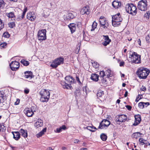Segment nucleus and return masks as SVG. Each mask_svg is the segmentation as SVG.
Returning <instances> with one entry per match:
<instances>
[{
    "label": "nucleus",
    "mask_w": 150,
    "mask_h": 150,
    "mask_svg": "<svg viewBox=\"0 0 150 150\" xmlns=\"http://www.w3.org/2000/svg\"><path fill=\"white\" fill-rule=\"evenodd\" d=\"M64 62V59L61 57L57 58L54 60L50 65V66L53 68H55L61 64H62Z\"/></svg>",
    "instance_id": "5"
},
{
    "label": "nucleus",
    "mask_w": 150,
    "mask_h": 150,
    "mask_svg": "<svg viewBox=\"0 0 150 150\" xmlns=\"http://www.w3.org/2000/svg\"><path fill=\"white\" fill-rule=\"evenodd\" d=\"M150 73V70L148 69L141 67L138 69L136 74L140 79H145L146 78Z\"/></svg>",
    "instance_id": "1"
},
{
    "label": "nucleus",
    "mask_w": 150,
    "mask_h": 150,
    "mask_svg": "<svg viewBox=\"0 0 150 150\" xmlns=\"http://www.w3.org/2000/svg\"><path fill=\"white\" fill-rule=\"evenodd\" d=\"M105 73V75H106L107 77L108 78H109V77L112 76V74H111V71L109 69L106 70Z\"/></svg>",
    "instance_id": "32"
},
{
    "label": "nucleus",
    "mask_w": 150,
    "mask_h": 150,
    "mask_svg": "<svg viewBox=\"0 0 150 150\" xmlns=\"http://www.w3.org/2000/svg\"><path fill=\"white\" fill-rule=\"evenodd\" d=\"M146 40L148 42H150V33L146 37Z\"/></svg>",
    "instance_id": "47"
},
{
    "label": "nucleus",
    "mask_w": 150,
    "mask_h": 150,
    "mask_svg": "<svg viewBox=\"0 0 150 150\" xmlns=\"http://www.w3.org/2000/svg\"><path fill=\"white\" fill-rule=\"evenodd\" d=\"M101 82L104 84H106L107 83V81L106 78L104 77L101 78Z\"/></svg>",
    "instance_id": "41"
},
{
    "label": "nucleus",
    "mask_w": 150,
    "mask_h": 150,
    "mask_svg": "<svg viewBox=\"0 0 150 150\" xmlns=\"http://www.w3.org/2000/svg\"><path fill=\"white\" fill-rule=\"evenodd\" d=\"M104 95L103 92L102 91H98L97 93V96L98 97H101Z\"/></svg>",
    "instance_id": "35"
},
{
    "label": "nucleus",
    "mask_w": 150,
    "mask_h": 150,
    "mask_svg": "<svg viewBox=\"0 0 150 150\" xmlns=\"http://www.w3.org/2000/svg\"><path fill=\"white\" fill-rule=\"evenodd\" d=\"M76 79L77 81H78V83H81V82L80 81L79 79V77L78 76H76Z\"/></svg>",
    "instance_id": "60"
},
{
    "label": "nucleus",
    "mask_w": 150,
    "mask_h": 150,
    "mask_svg": "<svg viewBox=\"0 0 150 150\" xmlns=\"http://www.w3.org/2000/svg\"><path fill=\"white\" fill-rule=\"evenodd\" d=\"M90 13V11L88 6H86L82 8L80 11V14L83 15L85 14L89 15Z\"/></svg>",
    "instance_id": "13"
},
{
    "label": "nucleus",
    "mask_w": 150,
    "mask_h": 150,
    "mask_svg": "<svg viewBox=\"0 0 150 150\" xmlns=\"http://www.w3.org/2000/svg\"><path fill=\"white\" fill-rule=\"evenodd\" d=\"M47 150H53V149L51 147H49L47 148Z\"/></svg>",
    "instance_id": "64"
},
{
    "label": "nucleus",
    "mask_w": 150,
    "mask_h": 150,
    "mask_svg": "<svg viewBox=\"0 0 150 150\" xmlns=\"http://www.w3.org/2000/svg\"><path fill=\"white\" fill-rule=\"evenodd\" d=\"M126 108L129 110H131L132 109V107L130 105H126L125 106Z\"/></svg>",
    "instance_id": "54"
},
{
    "label": "nucleus",
    "mask_w": 150,
    "mask_h": 150,
    "mask_svg": "<svg viewBox=\"0 0 150 150\" xmlns=\"http://www.w3.org/2000/svg\"><path fill=\"white\" fill-rule=\"evenodd\" d=\"M6 96L2 91H0V105L6 100Z\"/></svg>",
    "instance_id": "16"
},
{
    "label": "nucleus",
    "mask_w": 150,
    "mask_h": 150,
    "mask_svg": "<svg viewBox=\"0 0 150 150\" xmlns=\"http://www.w3.org/2000/svg\"><path fill=\"white\" fill-rule=\"evenodd\" d=\"M29 91V90L27 88L25 89L24 91V93L26 94H28Z\"/></svg>",
    "instance_id": "55"
},
{
    "label": "nucleus",
    "mask_w": 150,
    "mask_h": 150,
    "mask_svg": "<svg viewBox=\"0 0 150 150\" xmlns=\"http://www.w3.org/2000/svg\"><path fill=\"white\" fill-rule=\"evenodd\" d=\"M4 125H3V123L0 124V132L4 131Z\"/></svg>",
    "instance_id": "46"
},
{
    "label": "nucleus",
    "mask_w": 150,
    "mask_h": 150,
    "mask_svg": "<svg viewBox=\"0 0 150 150\" xmlns=\"http://www.w3.org/2000/svg\"><path fill=\"white\" fill-rule=\"evenodd\" d=\"M9 18H13L15 17L14 15L13 12H10L7 15Z\"/></svg>",
    "instance_id": "40"
},
{
    "label": "nucleus",
    "mask_w": 150,
    "mask_h": 150,
    "mask_svg": "<svg viewBox=\"0 0 150 150\" xmlns=\"http://www.w3.org/2000/svg\"><path fill=\"white\" fill-rule=\"evenodd\" d=\"M13 135V138L16 140H18L20 138V135L19 132H12Z\"/></svg>",
    "instance_id": "25"
},
{
    "label": "nucleus",
    "mask_w": 150,
    "mask_h": 150,
    "mask_svg": "<svg viewBox=\"0 0 150 150\" xmlns=\"http://www.w3.org/2000/svg\"><path fill=\"white\" fill-rule=\"evenodd\" d=\"M19 66V63L16 61H12L10 64V67L12 71H16L18 69Z\"/></svg>",
    "instance_id": "10"
},
{
    "label": "nucleus",
    "mask_w": 150,
    "mask_h": 150,
    "mask_svg": "<svg viewBox=\"0 0 150 150\" xmlns=\"http://www.w3.org/2000/svg\"><path fill=\"white\" fill-rule=\"evenodd\" d=\"M7 44L6 42H3L0 44V48H4L6 46Z\"/></svg>",
    "instance_id": "45"
},
{
    "label": "nucleus",
    "mask_w": 150,
    "mask_h": 150,
    "mask_svg": "<svg viewBox=\"0 0 150 150\" xmlns=\"http://www.w3.org/2000/svg\"><path fill=\"white\" fill-rule=\"evenodd\" d=\"M66 129V127L65 125H63L59 128H57L55 132L57 133H59L62 131V130H65Z\"/></svg>",
    "instance_id": "28"
},
{
    "label": "nucleus",
    "mask_w": 150,
    "mask_h": 150,
    "mask_svg": "<svg viewBox=\"0 0 150 150\" xmlns=\"http://www.w3.org/2000/svg\"><path fill=\"white\" fill-rule=\"evenodd\" d=\"M101 139L104 141H105L107 139V136L104 133H102L100 136Z\"/></svg>",
    "instance_id": "33"
},
{
    "label": "nucleus",
    "mask_w": 150,
    "mask_h": 150,
    "mask_svg": "<svg viewBox=\"0 0 150 150\" xmlns=\"http://www.w3.org/2000/svg\"><path fill=\"white\" fill-rule=\"evenodd\" d=\"M97 25V23L95 21H94L92 25V28L91 29V31H93L94 30L95 28H96Z\"/></svg>",
    "instance_id": "37"
},
{
    "label": "nucleus",
    "mask_w": 150,
    "mask_h": 150,
    "mask_svg": "<svg viewBox=\"0 0 150 150\" xmlns=\"http://www.w3.org/2000/svg\"><path fill=\"white\" fill-rule=\"evenodd\" d=\"M84 128L87 129L88 130H89L92 132H94L95 131V130L92 129V127H91V126H88L86 127H84Z\"/></svg>",
    "instance_id": "48"
},
{
    "label": "nucleus",
    "mask_w": 150,
    "mask_h": 150,
    "mask_svg": "<svg viewBox=\"0 0 150 150\" xmlns=\"http://www.w3.org/2000/svg\"><path fill=\"white\" fill-rule=\"evenodd\" d=\"M24 113L28 117H32L34 114L33 111L31 108H27L24 110Z\"/></svg>",
    "instance_id": "15"
},
{
    "label": "nucleus",
    "mask_w": 150,
    "mask_h": 150,
    "mask_svg": "<svg viewBox=\"0 0 150 150\" xmlns=\"http://www.w3.org/2000/svg\"><path fill=\"white\" fill-rule=\"evenodd\" d=\"M43 125V121L40 119H38L34 125L37 128L42 127Z\"/></svg>",
    "instance_id": "22"
},
{
    "label": "nucleus",
    "mask_w": 150,
    "mask_h": 150,
    "mask_svg": "<svg viewBox=\"0 0 150 150\" xmlns=\"http://www.w3.org/2000/svg\"><path fill=\"white\" fill-rule=\"evenodd\" d=\"M22 135L25 138L27 137L28 134L26 130H25L23 129H21L20 131Z\"/></svg>",
    "instance_id": "29"
},
{
    "label": "nucleus",
    "mask_w": 150,
    "mask_h": 150,
    "mask_svg": "<svg viewBox=\"0 0 150 150\" xmlns=\"http://www.w3.org/2000/svg\"><path fill=\"white\" fill-rule=\"evenodd\" d=\"M9 27L11 28H12L15 26V23L14 22H11L8 24Z\"/></svg>",
    "instance_id": "43"
},
{
    "label": "nucleus",
    "mask_w": 150,
    "mask_h": 150,
    "mask_svg": "<svg viewBox=\"0 0 150 150\" xmlns=\"http://www.w3.org/2000/svg\"><path fill=\"white\" fill-rule=\"evenodd\" d=\"M74 94L76 96H78L80 95L79 92L78 91H76L74 92Z\"/></svg>",
    "instance_id": "51"
},
{
    "label": "nucleus",
    "mask_w": 150,
    "mask_h": 150,
    "mask_svg": "<svg viewBox=\"0 0 150 150\" xmlns=\"http://www.w3.org/2000/svg\"><path fill=\"white\" fill-rule=\"evenodd\" d=\"M46 30H42L38 31V36L39 40H44L46 39Z\"/></svg>",
    "instance_id": "9"
},
{
    "label": "nucleus",
    "mask_w": 150,
    "mask_h": 150,
    "mask_svg": "<svg viewBox=\"0 0 150 150\" xmlns=\"http://www.w3.org/2000/svg\"><path fill=\"white\" fill-rule=\"evenodd\" d=\"M99 22L101 26L104 28H107L108 26V23L106 19L101 16L99 19Z\"/></svg>",
    "instance_id": "8"
},
{
    "label": "nucleus",
    "mask_w": 150,
    "mask_h": 150,
    "mask_svg": "<svg viewBox=\"0 0 150 150\" xmlns=\"http://www.w3.org/2000/svg\"><path fill=\"white\" fill-rule=\"evenodd\" d=\"M140 90L141 91H146V88L145 86H143L141 88Z\"/></svg>",
    "instance_id": "52"
},
{
    "label": "nucleus",
    "mask_w": 150,
    "mask_h": 150,
    "mask_svg": "<svg viewBox=\"0 0 150 150\" xmlns=\"http://www.w3.org/2000/svg\"><path fill=\"white\" fill-rule=\"evenodd\" d=\"M138 44L139 45H141V40L140 39H139L138 40Z\"/></svg>",
    "instance_id": "63"
},
{
    "label": "nucleus",
    "mask_w": 150,
    "mask_h": 150,
    "mask_svg": "<svg viewBox=\"0 0 150 150\" xmlns=\"http://www.w3.org/2000/svg\"><path fill=\"white\" fill-rule=\"evenodd\" d=\"M93 65L95 68H97L98 67V64L96 62H94L93 64Z\"/></svg>",
    "instance_id": "49"
},
{
    "label": "nucleus",
    "mask_w": 150,
    "mask_h": 150,
    "mask_svg": "<svg viewBox=\"0 0 150 150\" xmlns=\"http://www.w3.org/2000/svg\"><path fill=\"white\" fill-rule=\"evenodd\" d=\"M4 37L6 38L8 37L9 36V35L8 34V33H4Z\"/></svg>",
    "instance_id": "59"
},
{
    "label": "nucleus",
    "mask_w": 150,
    "mask_h": 150,
    "mask_svg": "<svg viewBox=\"0 0 150 150\" xmlns=\"http://www.w3.org/2000/svg\"><path fill=\"white\" fill-rule=\"evenodd\" d=\"M146 142V140L142 138H140L139 139V143L142 145L146 143L145 142Z\"/></svg>",
    "instance_id": "38"
},
{
    "label": "nucleus",
    "mask_w": 150,
    "mask_h": 150,
    "mask_svg": "<svg viewBox=\"0 0 150 150\" xmlns=\"http://www.w3.org/2000/svg\"><path fill=\"white\" fill-rule=\"evenodd\" d=\"M110 124V122L107 120H103L100 123L98 128L103 129L105 127H108Z\"/></svg>",
    "instance_id": "11"
},
{
    "label": "nucleus",
    "mask_w": 150,
    "mask_h": 150,
    "mask_svg": "<svg viewBox=\"0 0 150 150\" xmlns=\"http://www.w3.org/2000/svg\"><path fill=\"white\" fill-rule=\"evenodd\" d=\"M76 15V13L74 11H72L68 12L66 16V17L64 18V20L67 21L73 19L75 18Z\"/></svg>",
    "instance_id": "12"
},
{
    "label": "nucleus",
    "mask_w": 150,
    "mask_h": 150,
    "mask_svg": "<svg viewBox=\"0 0 150 150\" xmlns=\"http://www.w3.org/2000/svg\"><path fill=\"white\" fill-rule=\"evenodd\" d=\"M79 141V140L76 139L74 140V142L75 143H78Z\"/></svg>",
    "instance_id": "61"
},
{
    "label": "nucleus",
    "mask_w": 150,
    "mask_h": 150,
    "mask_svg": "<svg viewBox=\"0 0 150 150\" xmlns=\"http://www.w3.org/2000/svg\"><path fill=\"white\" fill-rule=\"evenodd\" d=\"M132 57V62L135 64H139L141 63V56L137 54L136 52H134L131 55Z\"/></svg>",
    "instance_id": "7"
},
{
    "label": "nucleus",
    "mask_w": 150,
    "mask_h": 150,
    "mask_svg": "<svg viewBox=\"0 0 150 150\" xmlns=\"http://www.w3.org/2000/svg\"><path fill=\"white\" fill-rule=\"evenodd\" d=\"M127 117L126 115H122L118 116L117 120V121L123 122H125L127 119Z\"/></svg>",
    "instance_id": "19"
},
{
    "label": "nucleus",
    "mask_w": 150,
    "mask_h": 150,
    "mask_svg": "<svg viewBox=\"0 0 150 150\" xmlns=\"http://www.w3.org/2000/svg\"><path fill=\"white\" fill-rule=\"evenodd\" d=\"M124 64H125V62H123V61L121 62L120 63V67L123 66L124 65Z\"/></svg>",
    "instance_id": "58"
},
{
    "label": "nucleus",
    "mask_w": 150,
    "mask_h": 150,
    "mask_svg": "<svg viewBox=\"0 0 150 150\" xmlns=\"http://www.w3.org/2000/svg\"><path fill=\"white\" fill-rule=\"evenodd\" d=\"M46 128H44L42 130L38 133L36 134L37 137L38 138L40 137H41L43 134H44V132H46Z\"/></svg>",
    "instance_id": "30"
},
{
    "label": "nucleus",
    "mask_w": 150,
    "mask_h": 150,
    "mask_svg": "<svg viewBox=\"0 0 150 150\" xmlns=\"http://www.w3.org/2000/svg\"><path fill=\"white\" fill-rule=\"evenodd\" d=\"M144 17H145L147 20H149L150 17V11H147L144 15Z\"/></svg>",
    "instance_id": "36"
},
{
    "label": "nucleus",
    "mask_w": 150,
    "mask_h": 150,
    "mask_svg": "<svg viewBox=\"0 0 150 150\" xmlns=\"http://www.w3.org/2000/svg\"><path fill=\"white\" fill-rule=\"evenodd\" d=\"M21 63L25 66H27L29 65V62L27 61L24 59L22 60L21 61Z\"/></svg>",
    "instance_id": "34"
},
{
    "label": "nucleus",
    "mask_w": 150,
    "mask_h": 150,
    "mask_svg": "<svg viewBox=\"0 0 150 150\" xmlns=\"http://www.w3.org/2000/svg\"><path fill=\"white\" fill-rule=\"evenodd\" d=\"M125 9L127 12L133 15H135L137 12L136 7L132 4H126Z\"/></svg>",
    "instance_id": "3"
},
{
    "label": "nucleus",
    "mask_w": 150,
    "mask_h": 150,
    "mask_svg": "<svg viewBox=\"0 0 150 150\" xmlns=\"http://www.w3.org/2000/svg\"><path fill=\"white\" fill-rule=\"evenodd\" d=\"M83 39L84 40H85V41H88V37H86V36H85V35H84V32H83Z\"/></svg>",
    "instance_id": "50"
},
{
    "label": "nucleus",
    "mask_w": 150,
    "mask_h": 150,
    "mask_svg": "<svg viewBox=\"0 0 150 150\" xmlns=\"http://www.w3.org/2000/svg\"><path fill=\"white\" fill-rule=\"evenodd\" d=\"M99 75L96 74H93L91 75V79L95 81H97L99 79Z\"/></svg>",
    "instance_id": "26"
},
{
    "label": "nucleus",
    "mask_w": 150,
    "mask_h": 150,
    "mask_svg": "<svg viewBox=\"0 0 150 150\" xmlns=\"http://www.w3.org/2000/svg\"><path fill=\"white\" fill-rule=\"evenodd\" d=\"M150 105V103L149 102H146V103H144V107H146L147 106H148L149 105Z\"/></svg>",
    "instance_id": "56"
},
{
    "label": "nucleus",
    "mask_w": 150,
    "mask_h": 150,
    "mask_svg": "<svg viewBox=\"0 0 150 150\" xmlns=\"http://www.w3.org/2000/svg\"><path fill=\"white\" fill-rule=\"evenodd\" d=\"M144 102H141L139 103L138 104V106L141 109H143L144 108Z\"/></svg>",
    "instance_id": "42"
},
{
    "label": "nucleus",
    "mask_w": 150,
    "mask_h": 150,
    "mask_svg": "<svg viewBox=\"0 0 150 150\" xmlns=\"http://www.w3.org/2000/svg\"><path fill=\"white\" fill-rule=\"evenodd\" d=\"M142 134L140 132H135L132 135V137L135 138H137L139 137H140Z\"/></svg>",
    "instance_id": "31"
},
{
    "label": "nucleus",
    "mask_w": 150,
    "mask_h": 150,
    "mask_svg": "<svg viewBox=\"0 0 150 150\" xmlns=\"http://www.w3.org/2000/svg\"><path fill=\"white\" fill-rule=\"evenodd\" d=\"M146 0H141L139 1L138 4V8L141 11H145L147 8Z\"/></svg>",
    "instance_id": "6"
},
{
    "label": "nucleus",
    "mask_w": 150,
    "mask_h": 150,
    "mask_svg": "<svg viewBox=\"0 0 150 150\" xmlns=\"http://www.w3.org/2000/svg\"><path fill=\"white\" fill-rule=\"evenodd\" d=\"M40 94L41 95L40 101L43 102L47 101L50 98L49 92L45 89L41 90Z\"/></svg>",
    "instance_id": "4"
},
{
    "label": "nucleus",
    "mask_w": 150,
    "mask_h": 150,
    "mask_svg": "<svg viewBox=\"0 0 150 150\" xmlns=\"http://www.w3.org/2000/svg\"><path fill=\"white\" fill-rule=\"evenodd\" d=\"M4 26V23L2 22V20L0 18V30L2 29Z\"/></svg>",
    "instance_id": "44"
},
{
    "label": "nucleus",
    "mask_w": 150,
    "mask_h": 150,
    "mask_svg": "<svg viewBox=\"0 0 150 150\" xmlns=\"http://www.w3.org/2000/svg\"><path fill=\"white\" fill-rule=\"evenodd\" d=\"M100 77L101 78H102L105 77V73L104 71H101L99 73Z\"/></svg>",
    "instance_id": "39"
},
{
    "label": "nucleus",
    "mask_w": 150,
    "mask_h": 150,
    "mask_svg": "<svg viewBox=\"0 0 150 150\" xmlns=\"http://www.w3.org/2000/svg\"><path fill=\"white\" fill-rule=\"evenodd\" d=\"M112 5L115 8H118L121 6V3L118 1H114L112 3Z\"/></svg>",
    "instance_id": "21"
},
{
    "label": "nucleus",
    "mask_w": 150,
    "mask_h": 150,
    "mask_svg": "<svg viewBox=\"0 0 150 150\" xmlns=\"http://www.w3.org/2000/svg\"><path fill=\"white\" fill-rule=\"evenodd\" d=\"M80 49V47L79 46H78V47L76 48L75 50V52L76 54H78L79 51Z\"/></svg>",
    "instance_id": "53"
},
{
    "label": "nucleus",
    "mask_w": 150,
    "mask_h": 150,
    "mask_svg": "<svg viewBox=\"0 0 150 150\" xmlns=\"http://www.w3.org/2000/svg\"><path fill=\"white\" fill-rule=\"evenodd\" d=\"M112 24L114 27L117 26L120 24L122 20L120 13H118L112 17Z\"/></svg>",
    "instance_id": "2"
},
{
    "label": "nucleus",
    "mask_w": 150,
    "mask_h": 150,
    "mask_svg": "<svg viewBox=\"0 0 150 150\" xmlns=\"http://www.w3.org/2000/svg\"><path fill=\"white\" fill-rule=\"evenodd\" d=\"M61 84L63 86V87L64 88H66L69 89L71 87V86L70 84L67 83L66 82H61Z\"/></svg>",
    "instance_id": "27"
},
{
    "label": "nucleus",
    "mask_w": 150,
    "mask_h": 150,
    "mask_svg": "<svg viewBox=\"0 0 150 150\" xmlns=\"http://www.w3.org/2000/svg\"><path fill=\"white\" fill-rule=\"evenodd\" d=\"M25 77L26 78L31 79L34 77L33 73L31 71H26L24 72Z\"/></svg>",
    "instance_id": "23"
},
{
    "label": "nucleus",
    "mask_w": 150,
    "mask_h": 150,
    "mask_svg": "<svg viewBox=\"0 0 150 150\" xmlns=\"http://www.w3.org/2000/svg\"><path fill=\"white\" fill-rule=\"evenodd\" d=\"M134 117L135 121V122L133 124V125L136 126L140 123L141 120V116L139 115L138 114L135 115Z\"/></svg>",
    "instance_id": "17"
},
{
    "label": "nucleus",
    "mask_w": 150,
    "mask_h": 150,
    "mask_svg": "<svg viewBox=\"0 0 150 150\" xmlns=\"http://www.w3.org/2000/svg\"><path fill=\"white\" fill-rule=\"evenodd\" d=\"M128 93V92L127 91H126L125 92V94H124L125 97H126L127 96Z\"/></svg>",
    "instance_id": "62"
},
{
    "label": "nucleus",
    "mask_w": 150,
    "mask_h": 150,
    "mask_svg": "<svg viewBox=\"0 0 150 150\" xmlns=\"http://www.w3.org/2000/svg\"><path fill=\"white\" fill-rule=\"evenodd\" d=\"M65 80L67 83L71 85V84L73 83L74 81V79L72 76H66L65 78Z\"/></svg>",
    "instance_id": "18"
},
{
    "label": "nucleus",
    "mask_w": 150,
    "mask_h": 150,
    "mask_svg": "<svg viewBox=\"0 0 150 150\" xmlns=\"http://www.w3.org/2000/svg\"><path fill=\"white\" fill-rule=\"evenodd\" d=\"M103 37L104 42H102V44L104 46H106L109 44L111 42V40L109 39L108 36L107 35H103Z\"/></svg>",
    "instance_id": "14"
},
{
    "label": "nucleus",
    "mask_w": 150,
    "mask_h": 150,
    "mask_svg": "<svg viewBox=\"0 0 150 150\" xmlns=\"http://www.w3.org/2000/svg\"><path fill=\"white\" fill-rule=\"evenodd\" d=\"M146 142V143L144 144L145 145V146H146V147H147L148 146H150V143L147 140H146V142Z\"/></svg>",
    "instance_id": "57"
},
{
    "label": "nucleus",
    "mask_w": 150,
    "mask_h": 150,
    "mask_svg": "<svg viewBox=\"0 0 150 150\" xmlns=\"http://www.w3.org/2000/svg\"><path fill=\"white\" fill-rule=\"evenodd\" d=\"M68 27L71 30L72 33H74L76 30V26L74 23H70L68 25Z\"/></svg>",
    "instance_id": "24"
},
{
    "label": "nucleus",
    "mask_w": 150,
    "mask_h": 150,
    "mask_svg": "<svg viewBox=\"0 0 150 150\" xmlns=\"http://www.w3.org/2000/svg\"><path fill=\"white\" fill-rule=\"evenodd\" d=\"M27 18L28 20L33 21L35 20L36 17L34 13L31 12L27 14Z\"/></svg>",
    "instance_id": "20"
}]
</instances>
